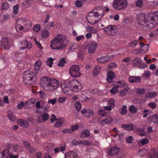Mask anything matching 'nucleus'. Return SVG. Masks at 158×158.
Returning a JSON list of instances; mask_svg holds the SVG:
<instances>
[{"mask_svg":"<svg viewBox=\"0 0 158 158\" xmlns=\"http://www.w3.org/2000/svg\"><path fill=\"white\" fill-rule=\"evenodd\" d=\"M137 20L139 24L143 26L144 30L149 31L158 24V11L150 12L146 16L141 13Z\"/></svg>","mask_w":158,"mask_h":158,"instance_id":"1","label":"nucleus"},{"mask_svg":"<svg viewBox=\"0 0 158 158\" xmlns=\"http://www.w3.org/2000/svg\"><path fill=\"white\" fill-rule=\"evenodd\" d=\"M104 15L103 9L98 10L97 11L94 10L88 14L86 19L89 23L94 24L102 18Z\"/></svg>","mask_w":158,"mask_h":158,"instance_id":"2","label":"nucleus"},{"mask_svg":"<svg viewBox=\"0 0 158 158\" xmlns=\"http://www.w3.org/2000/svg\"><path fill=\"white\" fill-rule=\"evenodd\" d=\"M68 43V40L63 38L62 35L59 34L52 40L51 47L52 49L59 50L65 47Z\"/></svg>","mask_w":158,"mask_h":158,"instance_id":"3","label":"nucleus"},{"mask_svg":"<svg viewBox=\"0 0 158 158\" xmlns=\"http://www.w3.org/2000/svg\"><path fill=\"white\" fill-rule=\"evenodd\" d=\"M35 77L33 72L29 70L25 71L23 72V82L25 85L30 84H31V81Z\"/></svg>","mask_w":158,"mask_h":158,"instance_id":"4","label":"nucleus"},{"mask_svg":"<svg viewBox=\"0 0 158 158\" xmlns=\"http://www.w3.org/2000/svg\"><path fill=\"white\" fill-rule=\"evenodd\" d=\"M128 5L126 0H114L113 4V8L117 10L125 9Z\"/></svg>","mask_w":158,"mask_h":158,"instance_id":"5","label":"nucleus"},{"mask_svg":"<svg viewBox=\"0 0 158 158\" xmlns=\"http://www.w3.org/2000/svg\"><path fill=\"white\" fill-rule=\"evenodd\" d=\"M97 121L99 124L105 125L111 123L113 121V119L111 116L107 114L106 116L99 117Z\"/></svg>","mask_w":158,"mask_h":158,"instance_id":"6","label":"nucleus"},{"mask_svg":"<svg viewBox=\"0 0 158 158\" xmlns=\"http://www.w3.org/2000/svg\"><path fill=\"white\" fill-rule=\"evenodd\" d=\"M69 73L72 77H79L81 75L79 66L74 65L70 68Z\"/></svg>","mask_w":158,"mask_h":158,"instance_id":"7","label":"nucleus"},{"mask_svg":"<svg viewBox=\"0 0 158 158\" xmlns=\"http://www.w3.org/2000/svg\"><path fill=\"white\" fill-rule=\"evenodd\" d=\"M52 79L47 77H43L40 81V84L43 87L44 89L48 91V89H49V85Z\"/></svg>","mask_w":158,"mask_h":158,"instance_id":"8","label":"nucleus"},{"mask_svg":"<svg viewBox=\"0 0 158 158\" xmlns=\"http://www.w3.org/2000/svg\"><path fill=\"white\" fill-rule=\"evenodd\" d=\"M69 85L70 87H73L75 91H79L81 89L82 86L81 84L75 78L69 81Z\"/></svg>","mask_w":158,"mask_h":158,"instance_id":"9","label":"nucleus"},{"mask_svg":"<svg viewBox=\"0 0 158 158\" xmlns=\"http://www.w3.org/2000/svg\"><path fill=\"white\" fill-rule=\"evenodd\" d=\"M114 25H109L105 27L103 29L105 33L109 35H114L117 32V30L114 28Z\"/></svg>","mask_w":158,"mask_h":158,"instance_id":"10","label":"nucleus"},{"mask_svg":"<svg viewBox=\"0 0 158 158\" xmlns=\"http://www.w3.org/2000/svg\"><path fill=\"white\" fill-rule=\"evenodd\" d=\"M59 85V82L55 79H52L49 84V89H48V91H53L57 89Z\"/></svg>","mask_w":158,"mask_h":158,"instance_id":"11","label":"nucleus"},{"mask_svg":"<svg viewBox=\"0 0 158 158\" xmlns=\"http://www.w3.org/2000/svg\"><path fill=\"white\" fill-rule=\"evenodd\" d=\"M1 45L2 48L5 50L9 49L10 47V43L6 38H3L1 40Z\"/></svg>","mask_w":158,"mask_h":158,"instance_id":"12","label":"nucleus"},{"mask_svg":"<svg viewBox=\"0 0 158 158\" xmlns=\"http://www.w3.org/2000/svg\"><path fill=\"white\" fill-rule=\"evenodd\" d=\"M120 150V148H119L116 146H115L108 149V154L110 156L116 155L119 152Z\"/></svg>","mask_w":158,"mask_h":158,"instance_id":"13","label":"nucleus"},{"mask_svg":"<svg viewBox=\"0 0 158 158\" xmlns=\"http://www.w3.org/2000/svg\"><path fill=\"white\" fill-rule=\"evenodd\" d=\"M97 46V43L95 41L91 42L89 44L88 49L89 52L90 53H93L96 51Z\"/></svg>","mask_w":158,"mask_h":158,"instance_id":"14","label":"nucleus"},{"mask_svg":"<svg viewBox=\"0 0 158 158\" xmlns=\"http://www.w3.org/2000/svg\"><path fill=\"white\" fill-rule=\"evenodd\" d=\"M20 43L22 45V47H20L21 50H23L27 48L29 49H31L32 47V44L30 42H28L25 40L23 41H21Z\"/></svg>","mask_w":158,"mask_h":158,"instance_id":"15","label":"nucleus"},{"mask_svg":"<svg viewBox=\"0 0 158 158\" xmlns=\"http://www.w3.org/2000/svg\"><path fill=\"white\" fill-rule=\"evenodd\" d=\"M65 158H79V156L75 152L71 151L66 153Z\"/></svg>","mask_w":158,"mask_h":158,"instance_id":"16","label":"nucleus"},{"mask_svg":"<svg viewBox=\"0 0 158 158\" xmlns=\"http://www.w3.org/2000/svg\"><path fill=\"white\" fill-rule=\"evenodd\" d=\"M81 112L82 114H85V116L87 117H91L94 114L93 110L89 109L82 110Z\"/></svg>","mask_w":158,"mask_h":158,"instance_id":"17","label":"nucleus"},{"mask_svg":"<svg viewBox=\"0 0 158 158\" xmlns=\"http://www.w3.org/2000/svg\"><path fill=\"white\" fill-rule=\"evenodd\" d=\"M148 158H158V153H157L156 150L152 148L148 154Z\"/></svg>","mask_w":158,"mask_h":158,"instance_id":"18","label":"nucleus"},{"mask_svg":"<svg viewBox=\"0 0 158 158\" xmlns=\"http://www.w3.org/2000/svg\"><path fill=\"white\" fill-rule=\"evenodd\" d=\"M135 125L133 124H123L122 125V127L125 130L130 131L134 130Z\"/></svg>","mask_w":158,"mask_h":158,"instance_id":"19","label":"nucleus"},{"mask_svg":"<svg viewBox=\"0 0 158 158\" xmlns=\"http://www.w3.org/2000/svg\"><path fill=\"white\" fill-rule=\"evenodd\" d=\"M141 78L138 76H131L129 78V82L131 83H139L140 82Z\"/></svg>","mask_w":158,"mask_h":158,"instance_id":"20","label":"nucleus"},{"mask_svg":"<svg viewBox=\"0 0 158 158\" xmlns=\"http://www.w3.org/2000/svg\"><path fill=\"white\" fill-rule=\"evenodd\" d=\"M25 23L24 27L26 29V30L30 29L32 26V23L29 19L27 18H25Z\"/></svg>","mask_w":158,"mask_h":158,"instance_id":"21","label":"nucleus"},{"mask_svg":"<svg viewBox=\"0 0 158 158\" xmlns=\"http://www.w3.org/2000/svg\"><path fill=\"white\" fill-rule=\"evenodd\" d=\"M17 123L19 125L23 127H26L29 126L28 122L24 120L19 119L18 120Z\"/></svg>","mask_w":158,"mask_h":158,"instance_id":"22","label":"nucleus"},{"mask_svg":"<svg viewBox=\"0 0 158 158\" xmlns=\"http://www.w3.org/2000/svg\"><path fill=\"white\" fill-rule=\"evenodd\" d=\"M115 77L114 73L111 71L108 72L107 74V80L108 82H111L112 80Z\"/></svg>","mask_w":158,"mask_h":158,"instance_id":"23","label":"nucleus"},{"mask_svg":"<svg viewBox=\"0 0 158 158\" xmlns=\"http://www.w3.org/2000/svg\"><path fill=\"white\" fill-rule=\"evenodd\" d=\"M148 120L153 123H158V115L155 114L148 117Z\"/></svg>","mask_w":158,"mask_h":158,"instance_id":"24","label":"nucleus"},{"mask_svg":"<svg viewBox=\"0 0 158 158\" xmlns=\"http://www.w3.org/2000/svg\"><path fill=\"white\" fill-rule=\"evenodd\" d=\"M90 134V132L88 130H85L81 133L80 137L82 139H85L88 137Z\"/></svg>","mask_w":158,"mask_h":158,"instance_id":"25","label":"nucleus"},{"mask_svg":"<svg viewBox=\"0 0 158 158\" xmlns=\"http://www.w3.org/2000/svg\"><path fill=\"white\" fill-rule=\"evenodd\" d=\"M7 117L10 120L14 121L17 119L16 117L13 114L10 110L7 111Z\"/></svg>","mask_w":158,"mask_h":158,"instance_id":"26","label":"nucleus"},{"mask_svg":"<svg viewBox=\"0 0 158 158\" xmlns=\"http://www.w3.org/2000/svg\"><path fill=\"white\" fill-rule=\"evenodd\" d=\"M134 66L138 67L139 65L141 63L142 61L140 58L136 57L132 61Z\"/></svg>","mask_w":158,"mask_h":158,"instance_id":"27","label":"nucleus"},{"mask_svg":"<svg viewBox=\"0 0 158 158\" xmlns=\"http://www.w3.org/2000/svg\"><path fill=\"white\" fill-rule=\"evenodd\" d=\"M125 82L123 81H120L115 82L114 85L118 89V88H122L125 86Z\"/></svg>","mask_w":158,"mask_h":158,"instance_id":"28","label":"nucleus"},{"mask_svg":"<svg viewBox=\"0 0 158 158\" xmlns=\"http://www.w3.org/2000/svg\"><path fill=\"white\" fill-rule=\"evenodd\" d=\"M23 144L24 146L27 148L28 151L31 153L34 152V149L31 147L30 143L27 141L24 142Z\"/></svg>","mask_w":158,"mask_h":158,"instance_id":"29","label":"nucleus"},{"mask_svg":"<svg viewBox=\"0 0 158 158\" xmlns=\"http://www.w3.org/2000/svg\"><path fill=\"white\" fill-rule=\"evenodd\" d=\"M63 123L62 118H59L56 120V122L55 123L54 127H59L61 126Z\"/></svg>","mask_w":158,"mask_h":158,"instance_id":"30","label":"nucleus"},{"mask_svg":"<svg viewBox=\"0 0 158 158\" xmlns=\"http://www.w3.org/2000/svg\"><path fill=\"white\" fill-rule=\"evenodd\" d=\"M156 95V93L152 91L151 92L146 93L145 95V97L146 98H152L155 97Z\"/></svg>","mask_w":158,"mask_h":158,"instance_id":"31","label":"nucleus"},{"mask_svg":"<svg viewBox=\"0 0 158 158\" xmlns=\"http://www.w3.org/2000/svg\"><path fill=\"white\" fill-rule=\"evenodd\" d=\"M138 41L137 40H131L129 43V47L131 48H134L138 44Z\"/></svg>","mask_w":158,"mask_h":158,"instance_id":"32","label":"nucleus"},{"mask_svg":"<svg viewBox=\"0 0 158 158\" xmlns=\"http://www.w3.org/2000/svg\"><path fill=\"white\" fill-rule=\"evenodd\" d=\"M25 18L19 19L16 22V26H24V23H25Z\"/></svg>","mask_w":158,"mask_h":158,"instance_id":"33","label":"nucleus"},{"mask_svg":"<svg viewBox=\"0 0 158 158\" xmlns=\"http://www.w3.org/2000/svg\"><path fill=\"white\" fill-rule=\"evenodd\" d=\"M147 152V151L145 149H143L139 151L138 154L139 156H142L145 155Z\"/></svg>","mask_w":158,"mask_h":158,"instance_id":"34","label":"nucleus"},{"mask_svg":"<svg viewBox=\"0 0 158 158\" xmlns=\"http://www.w3.org/2000/svg\"><path fill=\"white\" fill-rule=\"evenodd\" d=\"M108 60L107 57L104 56L98 59V62L100 63H102L107 62Z\"/></svg>","mask_w":158,"mask_h":158,"instance_id":"35","label":"nucleus"},{"mask_svg":"<svg viewBox=\"0 0 158 158\" xmlns=\"http://www.w3.org/2000/svg\"><path fill=\"white\" fill-rule=\"evenodd\" d=\"M41 35L43 37L47 38L49 36V32L47 30L44 29L42 32Z\"/></svg>","mask_w":158,"mask_h":158,"instance_id":"36","label":"nucleus"},{"mask_svg":"<svg viewBox=\"0 0 158 158\" xmlns=\"http://www.w3.org/2000/svg\"><path fill=\"white\" fill-rule=\"evenodd\" d=\"M35 102V99L34 98H32L27 101L25 103V104L30 105L31 106H33Z\"/></svg>","mask_w":158,"mask_h":158,"instance_id":"37","label":"nucleus"},{"mask_svg":"<svg viewBox=\"0 0 158 158\" xmlns=\"http://www.w3.org/2000/svg\"><path fill=\"white\" fill-rule=\"evenodd\" d=\"M9 151L7 149H5L2 152V156L4 158H7L9 155Z\"/></svg>","mask_w":158,"mask_h":158,"instance_id":"38","label":"nucleus"},{"mask_svg":"<svg viewBox=\"0 0 158 158\" xmlns=\"http://www.w3.org/2000/svg\"><path fill=\"white\" fill-rule=\"evenodd\" d=\"M100 70V68L99 66L97 65L93 71V75L94 76H96V75L99 73Z\"/></svg>","mask_w":158,"mask_h":158,"instance_id":"39","label":"nucleus"},{"mask_svg":"<svg viewBox=\"0 0 158 158\" xmlns=\"http://www.w3.org/2000/svg\"><path fill=\"white\" fill-rule=\"evenodd\" d=\"M127 106H126L124 105L123 106L120 112V113L122 115H123L127 112Z\"/></svg>","mask_w":158,"mask_h":158,"instance_id":"40","label":"nucleus"},{"mask_svg":"<svg viewBox=\"0 0 158 158\" xmlns=\"http://www.w3.org/2000/svg\"><path fill=\"white\" fill-rule=\"evenodd\" d=\"M49 117V115L48 114L44 112L42 115V119L44 121H46L48 119Z\"/></svg>","mask_w":158,"mask_h":158,"instance_id":"41","label":"nucleus"},{"mask_svg":"<svg viewBox=\"0 0 158 158\" xmlns=\"http://www.w3.org/2000/svg\"><path fill=\"white\" fill-rule=\"evenodd\" d=\"M129 89V88L128 87L125 88L121 91L120 95L121 96H123L125 95H126Z\"/></svg>","mask_w":158,"mask_h":158,"instance_id":"42","label":"nucleus"},{"mask_svg":"<svg viewBox=\"0 0 158 158\" xmlns=\"http://www.w3.org/2000/svg\"><path fill=\"white\" fill-rule=\"evenodd\" d=\"M61 88L64 92L67 94H69V87L68 86H65V85H62Z\"/></svg>","mask_w":158,"mask_h":158,"instance_id":"43","label":"nucleus"},{"mask_svg":"<svg viewBox=\"0 0 158 158\" xmlns=\"http://www.w3.org/2000/svg\"><path fill=\"white\" fill-rule=\"evenodd\" d=\"M149 142L148 139L146 138H143L142 139L140 140L139 141V143L142 145H144L147 144Z\"/></svg>","mask_w":158,"mask_h":158,"instance_id":"44","label":"nucleus"},{"mask_svg":"<svg viewBox=\"0 0 158 158\" xmlns=\"http://www.w3.org/2000/svg\"><path fill=\"white\" fill-rule=\"evenodd\" d=\"M129 110L132 113L135 114L137 112V109L134 106L131 105L130 107Z\"/></svg>","mask_w":158,"mask_h":158,"instance_id":"45","label":"nucleus"},{"mask_svg":"<svg viewBox=\"0 0 158 158\" xmlns=\"http://www.w3.org/2000/svg\"><path fill=\"white\" fill-rule=\"evenodd\" d=\"M9 7L8 3L6 2H4L2 5L1 9L2 10H6Z\"/></svg>","mask_w":158,"mask_h":158,"instance_id":"46","label":"nucleus"},{"mask_svg":"<svg viewBox=\"0 0 158 158\" xmlns=\"http://www.w3.org/2000/svg\"><path fill=\"white\" fill-rule=\"evenodd\" d=\"M118 89L114 85L112 89H110V92L112 94H115L118 92Z\"/></svg>","mask_w":158,"mask_h":158,"instance_id":"47","label":"nucleus"},{"mask_svg":"<svg viewBox=\"0 0 158 158\" xmlns=\"http://www.w3.org/2000/svg\"><path fill=\"white\" fill-rule=\"evenodd\" d=\"M136 91L138 94H145V90L144 88H138L136 89Z\"/></svg>","mask_w":158,"mask_h":158,"instance_id":"48","label":"nucleus"},{"mask_svg":"<svg viewBox=\"0 0 158 158\" xmlns=\"http://www.w3.org/2000/svg\"><path fill=\"white\" fill-rule=\"evenodd\" d=\"M74 106L77 111H80L81 108V104L79 102H76L74 104Z\"/></svg>","mask_w":158,"mask_h":158,"instance_id":"49","label":"nucleus"},{"mask_svg":"<svg viewBox=\"0 0 158 158\" xmlns=\"http://www.w3.org/2000/svg\"><path fill=\"white\" fill-rule=\"evenodd\" d=\"M53 61L52 59L50 57L46 61V62L47 65L50 67H51Z\"/></svg>","mask_w":158,"mask_h":158,"instance_id":"50","label":"nucleus"},{"mask_svg":"<svg viewBox=\"0 0 158 158\" xmlns=\"http://www.w3.org/2000/svg\"><path fill=\"white\" fill-rule=\"evenodd\" d=\"M66 61L64 58H63L61 59L60 61H59L58 65L59 66L63 67L64 64L66 63Z\"/></svg>","mask_w":158,"mask_h":158,"instance_id":"51","label":"nucleus"},{"mask_svg":"<svg viewBox=\"0 0 158 158\" xmlns=\"http://www.w3.org/2000/svg\"><path fill=\"white\" fill-rule=\"evenodd\" d=\"M81 142L80 144H82L84 146H87L89 145V142L87 140H80Z\"/></svg>","mask_w":158,"mask_h":158,"instance_id":"52","label":"nucleus"},{"mask_svg":"<svg viewBox=\"0 0 158 158\" xmlns=\"http://www.w3.org/2000/svg\"><path fill=\"white\" fill-rule=\"evenodd\" d=\"M19 5L18 4H17L15 5L13 7V10L14 14L15 15H16L17 14L18 12V10L19 9Z\"/></svg>","mask_w":158,"mask_h":158,"instance_id":"53","label":"nucleus"},{"mask_svg":"<svg viewBox=\"0 0 158 158\" xmlns=\"http://www.w3.org/2000/svg\"><path fill=\"white\" fill-rule=\"evenodd\" d=\"M15 28L17 31H24V29H25V28H24L23 27V26H15Z\"/></svg>","mask_w":158,"mask_h":158,"instance_id":"54","label":"nucleus"},{"mask_svg":"<svg viewBox=\"0 0 158 158\" xmlns=\"http://www.w3.org/2000/svg\"><path fill=\"white\" fill-rule=\"evenodd\" d=\"M135 4L137 6L141 7L143 6V3L141 0H138L136 2Z\"/></svg>","mask_w":158,"mask_h":158,"instance_id":"55","label":"nucleus"},{"mask_svg":"<svg viewBox=\"0 0 158 158\" xmlns=\"http://www.w3.org/2000/svg\"><path fill=\"white\" fill-rule=\"evenodd\" d=\"M98 113L100 115L99 117H101L102 116H106L107 114H106V112L104 110H100L98 111Z\"/></svg>","mask_w":158,"mask_h":158,"instance_id":"56","label":"nucleus"},{"mask_svg":"<svg viewBox=\"0 0 158 158\" xmlns=\"http://www.w3.org/2000/svg\"><path fill=\"white\" fill-rule=\"evenodd\" d=\"M25 103L23 101H21L20 103L17 106V108L19 109H21L23 108Z\"/></svg>","mask_w":158,"mask_h":158,"instance_id":"57","label":"nucleus"},{"mask_svg":"<svg viewBox=\"0 0 158 158\" xmlns=\"http://www.w3.org/2000/svg\"><path fill=\"white\" fill-rule=\"evenodd\" d=\"M40 26L39 24H37L33 27V30L36 32H38L40 29Z\"/></svg>","mask_w":158,"mask_h":158,"instance_id":"58","label":"nucleus"},{"mask_svg":"<svg viewBox=\"0 0 158 158\" xmlns=\"http://www.w3.org/2000/svg\"><path fill=\"white\" fill-rule=\"evenodd\" d=\"M108 68L110 70L112 69H113L116 68L117 65L115 63H111L108 65Z\"/></svg>","mask_w":158,"mask_h":158,"instance_id":"59","label":"nucleus"},{"mask_svg":"<svg viewBox=\"0 0 158 158\" xmlns=\"http://www.w3.org/2000/svg\"><path fill=\"white\" fill-rule=\"evenodd\" d=\"M79 127V126L76 124L75 125H73L71 126V129L72 130V132L73 131L77 130Z\"/></svg>","mask_w":158,"mask_h":158,"instance_id":"60","label":"nucleus"},{"mask_svg":"<svg viewBox=\"0 0 158 158\" xmlns=\"http://www.w3.org/2000/svg\"><path fill=\"white\" fill-rule=\"evenodd\" d=\"M80 140L77 141L76 140H73L71 142L72 144L74 146L80 145Z\"/></svg>","mask_w":158,"mask_h":158,"instance_id":"61","label":"nucleus"},{"mask_svg":"<svg viewBox=\"0 0 158 158\" xmlns=\"http://www.w3.org/2000/svg\"><path fill=\"white\" fill-rule=\"evenodd\" d=\"M138 67L140 69H144L148 67V65L145 63H143L139 64Z\"/></svg>","mask_w":158,"mask_h":158,"instance_id":"62","label":"nucleus"},{"mask_svg":"<svg viewBox=\"0 0 158 158\" xmlns=\"http://www.w3.org/2000/svg\"><path fill=\"white\" fill-rule=\"evenodd\" d=\"M39 93L41 98L44 99L46 98V95L44 91H39Z\"/></svg>","mask_w":158,"mask_h":158,"instance_id":"63","label":"nucleus"},{"mask_svg":"<svg viewBox=\"0 0 158 158\" xmlns=\"http://www.w3.org/2000/svg\"><path fill=\"white\" fill-rule=\"evenodd\" d=\"M109 104L110 106H114V101L112 98L110 99L108 101Z\"/></svg>","mask_w":158,"mask_h":158,"instance_id":"64","label":"nucleus"}]
</instances>
